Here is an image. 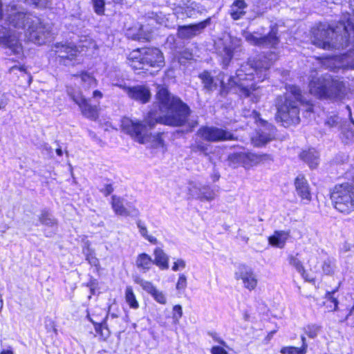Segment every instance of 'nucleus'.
<instances>
[{
    "label": "nucleus",
    "instance_id": "423d86ee",
    "mask_svg": "<svg viewBox=\"0 0 354 354\" xmlns=\"http://www.w3.org/2000/svg\"><path fill=\"white\" fill-rule=\"evenodd\" d=\"M8 20L12 26L25 29V36L29 41L42 45L50 37L48 27L42 24L38 17L24 11L14 9L9 14Z\"/></svg>",
    "mask_w": 354,
    "mask_h": 354
},
{
    "label": "nucleus",
    "instance_id": "49530a36",
    "mask_svg": "<svg viewBox=\"0 0 354 354\" xmlns=\"http://www.w3.org/2000/svg\"><path fill=\"white\" fill-rule=\"evenodd\" d=\"M208 335L217 342L225 348H229L227 343L215 332H208Z\"/></svg>",
    "mask_w": 354,
    "mask_h": 354
},
{
    "label": "nucleus",
    "instance_id": "680f3d73",
    "mask_svg": "<svg viewBox=\"0 0 354 354\" xmlns=\"http://www.w3.org/2000/svg\"><path fill=\"white\" fill-rule=\"evenodd\" d=\"M333 62V59L332 58H326L324 59L322 62V64L324 66H325L326 68H328L332 69L333 67L330 65V64Z\"/></svg>",
    "mask_w": 354,
    "mask_h": 354
},
{
    "label": "nucleus",
    "instance_id": "13d9d810",
    "mask_svg": "<svg viewBox=\"0 0 354 354\" xmlns=\"http://www.w3.org/2000/svg\"><path fill=\"white\" fill-rule=\"evenodd\" d=\"M339 118L336 115L330 117L327 121L326 122V124L329 126L330 127H335L338 123Z\"/></svg>",
    "mask_w": 354,
    "mask_h": 354
},
{
    "label": "nucleus",
    "instance_id": "4d7b16f0",
    "mask_svg": "<svg viewBox=\"0 0 354 354\" xmlns=\"http://www.w3.org/2000/svg\"><path fill=\"white\" fill-rule=\"evenodd\" d=\"M344 19H346V21L349 22L351 30H352V32L354 33V15L346 13L344 14Z\"/></svg>",
    "mask_w": 354,
    "mask_h": 354
},
{
    "label": "nucleus",
    "instance_id": "a19ab883",
    "mask_svg": "<svg viewBox=\"0 0 354 354\" xmlns=\"http://www.w3.org/2000/svg\"><path fill=\"white\" fill-rule=\"evenodd\" d=\"M280 353L281 354H306L304 349L295 346H284L281 348Z\"/></svg>",
    "mask_w": 354,
    "mask_h": 354
},
{
    "label": "nucleus",
    "instance_id": "cd10ccee",
    "mask_svg": "<svg viewBox=\"0 0 354 354\" xmlns=\"http://www.w3.org/2000/svg\"><path fill=\"white\" fill-rule=\"evenodd\" d=\"M153 264L156 265L161 270L169 268V257L160 248H156L153 251Z\"/></svg>",
    "mask_w": 354,
    "mask_h": 354
},
{
    "label": "nucleus",
    "instance_id": "37998d69",
    "mask_svg": "<svg viewBox=\"0 0 354 354\" xmlns=\"http://www.w3.org/2000/svg\"><path fill=\"white\" fill-rule=\"evenodd\" d=\"M187 277L185 274H180L176 286V290L180 292L184 291L187 288Z\"/></svg>",
    "mask_w": 354,
    "mask_h": 354
},
{
    "label": "nucleus",
    "instance_id": "4c0bfd02",
    "mask_svg": "<svg viewBox=\"0 0 354 354\" xmlns=\"http://www.w3.org/2000/svg\"><path fill=\"white\" fill-rule=\"evenodd\" d=\"M75 77H80L84 86L93 88L97 86V80L86 72L82 73L80 75H75Z\"/></svg>",
    "mask_w": 354,
    "mask_h": 354
},
{
    "label": "nucleus",
    "instance_id": "c03bdc74",
    "mask_svg": "<svg viewBox=\"0 0 354 354\" xmlns=\"http://www.w3.org/2000/svg\"><path fill=\"white\" fill-rule=\"evenodd\" d=\"M127 214L125 216L138 217L140 216V211L131 203H126Z\"/></svg>",
    "mask_w": 354,
    "mask_h": 354
},
{
    "label": "nucleus",
    "instance_id": "bb28decb",
    "mask_svg": "<svg viewBox=\"0 0 354 354\" xmlns=\"http://www.w3.org/2000/svg\"><path fill=\"white\" fill-rule=\"evenodd\" d=\"M300 158L312 169L315 168L319 162V153L314 148L303 151L300 154Z\"/></svg>",
    "mask_w": 354,
    "mask_h": 354
},
{
    "label": "nucleus",
    "instance_id": "7ed1b4c3",
    "mask_svg": "<svg viewBox=\"0 0 354 354\" xmlns=\"http://www.w3.org/2000/svg\"><path fill=\"white\" fill-rule=\"evenodd\" d=\"M351 26L344 19V14L335 25L319 23L314 26L310 31V39L315 46L324 50L340 49L348 46Z\"/></svg>",
    "mask_w": 354,
    "mask_h": 354
},
{
    "label": "nucleus",
    "instance_id": "412c9836",
    "mask_svg": "<svg viewBox=\"0 0 354 354\" xmlns=\"http://www.w3.org/2000/svg\"><path fill=\"white\" fill-rule=\"evenodd\" d=\"M134 281L140 285L145 292L149 294L156 302L160 304H166L167 297L165 294L154 286L151 282L144 280L140 277H137Z\"/></svg>",
    "mask_w": 354,
    "mask_h": 354
},
{
    "label": "nucleus",
    "instance_id": "473e14b6",
    "mask_svg": "<svg viewBox=\"0 0 354 354\" xmlns=\"http://www.w3.org/2000/svg\"><path fill=\"white\" fill-rule=\"evenodd\" d=\"M171 17L172 15H165L162 12L149 14V18L155 20L157 24L169 28L174 26L173 23L170 21Z\"/></svg>",
    "mask_w": 354,
    "mask_h": 354
},
{
    "label": "nucleus",
    "instance_id": "f3484780",
    "mask_svg": "<svg viewBox=\"0 0 354 354\" xmlns=\"http://www.w3.org/2000/svg\"><path fill=\"white\" fill-rule=\"evenodd\" d=\"M197 134L203 140L213 142L234 139L231 132L216 127H201L198 130Z\"/></svg>",
    "mask_w": 354,
    "mask_h": 354
},
{
    "label": "nucleus",
    "instance_id": "f704fd0d",
    "mask_svg": "<svg viewBox=\"0 0 354 354\" xmlns=\"http://www.w3.org/2000/svg\"><path fill=\"white\" fill-rule=\"evenodd\" d=\"M90 243L87 241L85 243V246L83 248V253L86 256V259L90 265L97 267L99 266V260L95 257L94 252L90 248Z\"/></svg>",
    "mask_w": 354,
    "mask_h": 354
},
{
    "label": "nucleus",
    "instance_id": "f03ea898",
    "mask_svg": "<svg viewBox=\"0 0 354 354\" xmlns=\"http://www.w3.org/2000/svg\"><path fill=\"white\" fill-rule=\"evenodd\" d=\"M156 99L160 112L156 111V121L159 124L180 127L187 122L191 112L189 107L179 97L171 95L165 86H157Z\"/></svg>",
    "mask_w": 354,
    "mask_h": 354
},
{
    "label": "nucleus",
    "instance_id": "052dcab7",
    "mask_svg": "<svg viewBox=\"0 0 354 354\" xmlns=\"http://www.w3.org/2000/svg\"><path fill=\"white\" fill-rule=\"evenodd\" d=\"M252 3L258 8L266 6L269 0H251Z\"/></svg>",
    "mask_w": 354,
    "mask_h": 354
},
{
    "label": "nucleus",
    "instance_id": "8fccbe9b",
    "mask_svg": "<svg viewBox=\"0 0 354 354\" xmlns=\"http://www.w3.org/2000/svg\"><path fill=\"white\" fill-rule=\"evenodd\" d=\"M335 292V290L333 292H327L326 294V298L334 304L333 310H337L338 309V301L336 298L333 297V294Z\"/></svg>",
    "mask_w": 354,
    "mask_h": 354
},
{
    "label": "nucleus",
    "instance_id": "6e6d98bb",
    "mask_svg": "<svg viewBox=\"0 0 354 354\" xmlns=\"http://www.w3.org/2000/svg\"><path fill=\"white\" fill-rule=\"evenodd\" d=\"M100 192L104 196H107L113 192V187L111 184H106L104 187L100 189Z\"/></svg>",
    "mask_w": 354,
    "mask_h": 354
},
{
    "label": "nucleus",
    "instance_id": "de8ad7c7",
    "mask_svg": "<svg viewBox=\"0 0 354 354\" xmlns=\"http://www.w3.org/2000/svg\"><path fill=\"white\" fill-rule=\"evenodd\" d=\"M186 267V262L182 259H178L171 268L174 272L183 270Z\"/></svg>",
    "mask_w": 354,
    "mask_h": 354
},
{
    "label": "nucleus",
    "instance_id": "0e129e2a",
    "mask_svg": "<svg viewBox=\"0 0 354 354\" xmlns=\"http://www.w3.org/2000/svg\"><path fill=\"white\" fill-rule=\"evenodd\" d=\"M301 339L302 345H301V346L300 348L301 349H304V351H306V353L307 352L308 344L306 343V337L302 335Z\"/></svg>",
    "mask_w": 354,
    "mask_h": 354
},
{
    "label": "nucleus",
    "instance_id": "6e6552de",
    "mask_svg": "<svg viewBox=\"0 0 354 354\" xmlns=\"http://www.w3.org/2000/svg\"><path fill=\"white\" fill-rule=\"evenodd\" d=\"M165 59L158 48H142L131 52L128 57V64L134 70H148L149 67L161 68Z\"/></svg>",
    "mask_w": 354,
    "mask_h": 354
},
{
    "label": "nucleus",
    "instance_id": "c85d7f7f",
    "mask_svg": "<svg viewBox=\"0 0 354 354\" xmlns=\"http://www.w3.org/2000/svg\"><path fill=\"white\" fill-rule=\"evenodd\" d=\"M39 223L49 227H56L57 225V220L54 217L52 213L48 209L41 210L38 216Z\"/></svg>",
    "mask_w": 354,
    "mask_h": 354
},
{
    "label": "nucleus",
    "instance_id": "aec40b11",
    "mask_svg": "<svg viewBox=\"0 0 354 354\" xmlns=\"http://www.w3.org/2000/svg\"><path fill=\"white\" fill-rule=\"evenodd\" d=\"M236 280H241L245 288L250 291L254 290L258 283L257 275L252 268L241 266L234 274Z\"/></svg>",
    "mask_w": 354,
    "mask_h": 354
},
{
    "label": "nucleus",
    "instance_id": "7c9ffc66",
    "mask_svg": "<svg viewBox=\"0 0 354 354\" xmlns=\"http://www.w3.org/2000/svg\"><path fill=\"white\" fill-rule=\"evenodd\" d=\"M136 266L143 272L149 270L151 266L153 264L152 258L146 253L140 254L136 261Z\"/></svg>",
    "mask_w": 354,
    "mask_h": 354
},
{
    "label": "nucleus",
    "instance_id": "c756f323",
    "mask_svg": "<svg viewBox=\"0 0 354 354\" xmlns=\"http://www.w3.org/2000/svg\"><path fill=\"white\" fill-rule=\"evenodd\" d=\"M111 199V206L115 214L118 216H125L127 214L126 201L123 198L115 195H113Z\"/></svg>",
    "mask_w": 354,
    "mask_h": 354
},
{
    "label": "nucleus",
    "instance_id": "09e8293b",
    "mask_svg": "<svg viewBox=\"0 0 354 354\" xmlns=\"http://www.w3.org/2000/svg\"><path fill=\"white\" fill-rule=\"evenodd\" d=\"M183 315L182 307L180 305H176L173 308V319L175 322H178Z\"/></svg>",
    "mask_w": 354,
    "mask_h": 354
},
{
    "label": "nucleus",
    "instance_id": "2f4dec72",
    "mask_svg": "<svg viewBox=\"0 0 354 354\" xmlns=\"http://www.w3.org/2000/svg\"><path fill=\"white\" fill-rule=\"evenodd\" d=\"M109 315L107 314L102 323H95L88 315V319L94 324L95 332L99 335L102 340H106L110 335V331L107 327L106 319Z\"/></svg>",
    "mask_w": 354,
    "mask_h": 354
},
{
    "label": "nucleus",
    "instance_id": "9b49d317",
    "mask_svg": "<svg viewBox=\"0 0 354 354\" xmlns=\"http://www.w3.org/2000/svg\"><path fill=\"white\" fill-rule=\"evenodd\" d=\"M228 160L230 165L234 167L242 166L246 169H249L260 163L272 161V158L266 153L258 154L243 151L230 154Z\"/></svg>",
    "mask_w": 354,
    "mask_h": 354
},
{
    "label": "nucleus",
    "instance_id": "864d4df0",
    "mask_svg": "<svg viewBox=\"0 0 354 354\" xmlns=\"http://www.w3.org/2000/svg\"><path fill=\"white\" fill-rule=\"evenodd\" d=\"M323 272L326 274H330L333 272L331 263L330 260L324 261L322 266Z\"/></svg>",
    "mask_w": 354,
    "mask_h": 354
},
{
    "label": "nucleus",
    "instance_id": "e433bc0d",
    "mask_svg": "<svg viewBox=\"0 0 354 354\" xmlns=\"http://www.w3.org/2000/svg\"><path fill=\"white\" fill-rule=\"evenodd\" d=\"M125 300L131 308L138 309L139 308V304L131 286H127L126 288Z\"/></svg>",
    "mask_w": 354,
    "mask_h": 354
},
{
    "label": "nucleus",
    "instance_id": "20e7f679",
    "mask_svg": "<svg viewBox=\"0 0 354 354\" xmlns=\"http://www.w3.org/2000/svg\"><path fill=\"white\" fill-rule=\"evenodd\" d=\"M156 111L151 110L143 120L124 118L122 120V130L134 141L158 149L164 147L163 133H152L151 131L156 124Z\"/></svg>",
    "mask_w": 354,
    "mask_h": 354
},
{
    "label": "nucleus",
    "instance_id": "ea45409f",
    "mask_svg": "<svg viewBox=\"0 0 354 354\" xmlns=\"http://www.w3.org/2000/svg\"><path fill=\"white\" fill-rule=\"evenodd\" d=\"M288 260L289 264L292 266L296 269V270L304 277L305 269L301 261L296 256L292 254L288 256Z\"/></svg>",
    "mask_w": 354,
    "mask_h": 354
},
{
    "label": "nucleus",
    "instance_id": "79ce46f5",
    "mask_svg": "<svg viewBox=\"0 0 354 354\" xmlns=\"http://www.w3.org/2000/svg\"><path fill=\"white\" fill-rule=\"evenodd\" d=\"M95 12L98 15L104 13V0H91Z\"/></svg>",
    "mask_w": 354,
    "mask_h": 354
},
{
    "label": "nucleus",
    "instance_id": "9d476101",
    "mask_svg": "<svg viewBox=\"0 0 354 354\" xmlns=\"http://www.w3.org/2000/svg\"><path fill=\"white\" fill-rule=\"evenodd\" d=\"M241 40L230 35H223L214 42L216 53L221 59L223 68L229 66L236 52L241 50Z\"/></svg>",
    "mask_w": 354,
    "mask_h": 354
},
{
    "label": "nucleus",
    "instance_id": "b1692460",
    "mask_svg": "<svg viewBox=\"0 0 354 354\" xmlns=\"http://www.w3.org/2000/svg\"><path fill=\"white\" fill-rule=\"evenodd\" d=\"M347 38L350 40L348 46L341 48L342 49L348 48V52L342 55V66L354 68V33L350 31V36L347 35Z\"/></svg>",
    "mask_w": 354,
    "mask_h": 354
},
{
    "label": "nucleus",
    "instance_id": "393cba45",
    "mask_svg": "<svg viewBox=\"0 0 354 354\" xmlns=\"http://www.w3.org/2000/svg\"><path fill=\"white\" fill-rule=\"evenodd\" d=\"M248 4L244 0H235L230 6L229 13L233 20L242 19L246 14Z\"/></svg>",
    "mask_w": 354,
    "mask_h": 354
},
{
    "label": "nucleus",
    "instance_id": "ddd939ff",
    "mask_svg": "<svg viewBox=\"0 0 354 354\" xmlns=\"http://www.w3.org/2000/svg\"><path fill=\"white\" fill-rule=\"evenodd\" d=\"M56 62L64 66L74 65L78 60L79 51L71 43H56L52 47Z\"/></svg>",
    "mask_w": 354,
    "mask_h": 354
},
{
    "label": "nucleus",
    "instance_id": "4be33fe9",
    "mask_svg": "<svg viewBox=\"0 0 354 354\" xmlns=\"http://www.w3.org/2000/svg\"><path fill=\"white\" fill-rule=\"evenodd\" d=\"M261 124L263 127L268 132L263 131V130H260L257 136L253 139V142L254 145L256 146H261L267 142H270L275 135V128L273 125L268 123L266 121L262 120Z\"/></svg>",
    "mask_w": 354,
    "mask_h": 354
},
{
    "label": "nucleus",
    "instance_id": "0eeeda50",
    "mask_svg": "<svg viewBox=\"0 0 354 354\" xmlns=\"http://www.w3.org/2000/svg\"><path fill=\"white\" fill-rule=\"evenodd\" d=\"M309 90L320 99H341L346 93L344 83L328 73L313 76L309 82Z\"/></svg>",
    "mask_w": 354,
    "mask_h": 354
},
{
    "label": "nucleus",
    "instance_id": "2eb2a0df",
    "mask_svg": "<svg viewBox=\"0 0 354 354\" xmlns=\"http://www.w3.org/2000/svg\"><path fill=\"white\" fill-rule=\"evenodd\" d=\"M278 29L273 26L270 32L264 35L258 32L247 33L245 39L252 45L263 48H275L279 43V38L277 36Z\"/></svg>",
    "mask_w": 354,
    "mask_h": 354
},
{
    "label": "nucleus",
    "instance_id": "3c124183",
    "mask_svg": "<svg viewBox=\"0 0 354 354\" xmlns=\"http://www.w3.org/2000/svg\"><path fill=\"white\" fill-rule=\"evenodd\" d=\"M335 292V290L333 292H327L326 294V298L334 304L333 310H337L338 309V301L336 298L333 297V294Z\"/></svg>",
    "mask_w": 354,
    "mask_h": 354
},
{
    "label": "nucleus",
    "instance_id": "774afa93",
    "mask_svg": "<svg viewBox=\"0 0 354 354\" xmlns=\"http://www.w3.org/2000/svg\"><path fill=\"white\" fill-rule=\"evenodd\" d=\"M183 57H185L186 59H192V54L189 52L185 50L183 53Z\"/></svg>",
    "mask_w": 354,
    "mask_h": 354
},
{
    "label": "nucleus",
    "instance_id": "a878e982",
    "mask_svg": "<svg viewBox=\"0 0 354 354\" xmlns=\"http://www.w3.org/2000/svg\"><path fill=\"white\" fill-rule=\"evenodd\" d=\"M289 237V232L283 230L274 231V234L269 236L268 242L272 246L283 248Z\"/></svg>",
    "mask_w": 354,
    "mask_h": 354
},
{
    "label": "nucleus",
    "instance_id": "f8f14e48",
    "mask_svg": "<svg viewBox=\"0 0 354 354\" xmlns=\"http://www.w3.org/2000/svg\"><path fill=\"white\" fill-rule=\"evenodd\" d=\"M0 46L8 55H15L17 59L24 57L23 46L18 34L3 26H0Z\"/></svg>",
    "mask_w": 354,
    "mask_h": 354
},
{
    "label": "nucleus",
    "instance_id": "a211bd4d",
    "mask_svg": "<svg viewBox=\"0 0 354 354\" xmlns=\"http://www.w3.org/2000/svg\"><path fill=\"white\" fill-rule=\"evenodd\" d=\"M188 194L201 201L210 202L216 198V192L209 185L191 182L188 186Z\"/></svg>",
    "mask_w": 354,
    "mask_h": 354
},
{
    "label": "nucleus",
    "instance_id": "6ab92c4d",
    "mask_svg": "<svg viewBox=\"0 0 354 354\" xmlns=\"http://www.w3.org/2000/svg\"><path fill=\"white\" fill-rule=\"evenodd\" d=\"M210 22L211 19L207 18L197 24L179 26L177 30V36L181 39H190L200 35L210 24Z\"/></svg>",
    "mask_w": 354,
    "mask_h": 354
},
{
    "label": "nucleus",
    "instance_id": "1a4fd4ad",
    "mask_svg": "<svg viewBox=\"0 0 354 354\" xmlns=\"http://www.w3.org/2000/svg\"><path fill=\"white\" fill-rule=\"evenodd\" d=\"M330 198L337 211L346 214L354 211V184L336 185L330 193Z\"/></svg>",
    "mask_w": 354,
    "mask_h": 354
},
{
    "label": "nucleus",
    "instance_id": "dca6fc26",
    "mask_svg": "<svg viewBox=\"0 0 354 354\" xmlns=\"http://www.w3.org/2000/svg\"><path fill=\"white\" fill-rule=\"evenodd\" d=\"M67 93L73 101L78 105L84 116L95 120L97 118V106L91 104L82 93L71 87L67 88Z\"/></svg>",
    "mask_w": 354,
    "mask_h": 354
},
{
    "label": "nucleus",
    "instance_id": "bf43d9fd",
    "mask_svg": "<svg viewBox=\"0 0 354 354\" xmlns=\"http://www.w3.org/2000/svg\"><path fill=\"white\" fill-rule=\"evenodd\" d=\"M89 288H90V291H91V295H95V288L97 286V282L95 279H92L91 280V281L88 283L87 285Z\"/></svg>",
    "mask_w": 354,
    "mask_h": 354
},
{
    "label": "nucleus",
    "instance_id": "338daca9",
    "mask_svg": "<svg viewBox=\"0 0 354 354\" xmlns=\"http://www.w3.org/2000/svg\"><path fill=\"white\" fill-rule=\"evenodd\" d=\"M0 354H15V353H14V351H13L12 348L10 346H9L6 349H3L0 352Z\"/></svg>",
    "mask_w": 354,
    "mask_h": 354
},
{
    "label": "nucleus",
    "instance_id": "58836bf2",
    "mask_svg": "<svg viewBox=\"0 0 354 354\" xmlns=\"http://www.w3.org/2000/svg\"><path fill=\"white\" fill-rule=\"evenodd\" d=\"M321 328L319 325L310 324L304 327V331L308 337L314 339L318 335Z\"/></svg>",
    "mask_w": 354,
    "mask_h": 354
},
{
    "label": "nucleus",
    "instance_id": "69168bd1",
    "mask_svg": "<svg viewBox=\"0 0 354 354\" xmlns=\"http://www.w3.org/2000/svg\"><path fill=\"white\" fill-rule=\"evenodd\" d=\"M103 97V94L101 91L95 90L93 93V98H102Z\"/></svg>",
    "mask_w": 354,
    "mask_h": 354
},
{
    "label": "nucleus",
    "instance_id": "a18cd8bd",
    "mask_svg": "<svg viewBox=\"0 0 354 354\" xmlns=\"http://www.w3.org/2000/svg\"><path fill=\"white\" fill-rule=\"evenodd\" d=\"M10 102V95L0 91V111H5Z\"/></svg>",
    "mask_w": 354,
    "mask_h": 354
},
{
    "label": "nucleus",
    "instance_id": "f257e3e1",
    "mask_svg": "<svg viewBox=\"0 0 354 354\" xmlns=\"http://www.w3.org/2000/svg\"><path fill=\"white\" fill-rule=\"evenodd\" d=\"M276 59L277 55L274 53L270 54L269 57L259 56L242 64L236 71V75L228 78L227 83H225V75L222 73L218 75V79L222 87L232 88L236 86L240 96L250 97L252 102H257L260 92L255 84L267 78L268 69Z\"/></svg>",
    "mask_w": 354,
    "mask_h": 354
},
{
    "label": "nucleus",
    "instance_id": "603ef678",
    "mask_svg": "<svg viewBox=\"0 0 354 354\" xmlns=\"http://www.w3.org/2000/svg\"><path fill=\"white\" fill-rule=\"evenodd\" d=\"M212 354H228L224 346H214L211 348Z\"/></svg>",
    "mask_w": 354,
    "mask_h": 354
},
{
    "label": "nucleus",
    "instance_id": "72a5a7b5",
    "mask_svg": "<svg viewBox=\"0 0 354 354\" xmlns=\"http://www.w3.org/2000/svg\"><path fill=\"white\" fill-rule=\"evenodd\" d=\"M199 78L203 84L204 88L208 91H212L216 88V83L214 82L213 77L208 71H203L199 75Z\"/></svg>",
    "mask_w": 354,
    "mask_h": 354
},
{
    "label": "nucleus",
    "instance_id": "c9c22d12",
    "mask_svg": "<svg viewBox=\"0 0 354 354\" xmlns=\"http://www.w3.org/2000/svg\"><path fill=\"white\" fill-rule=\"evenodd\" d=\"M136 225L139 230V232H140V235L144 239H145L146 240H147L149 242H150L152 244L158 243L157 239L156 237H154L153 236L149 235L148 234L147 228L145 224L141 220H138L136 221Z\"/></svg>",
    "mask_w": 354,
    "mask_h": 354
},
{
    "label": "nucleus",
    "instance_id": "5701e85b",
    "mask_svg": "<svg viewBox=\"0 0 354 354\" xmlns=\"http://www.w3.org/2000/svg\"><path fill=\"white\" fill-rule=\"evenodd\" d=\"M295 186L297 195L302 199L309 202L311 194L307 180L303 175H299L295 180Z\"/></svg>",
    "mask_w": 354,
    "mask_h": 354
},
{
    "label": "nucleus",
    "instance_id": "e2e57ef3",
    "mask_svg": "<svg viewBox=\"0 0 354 354\" xmlns=\"http://www.w3.org/2000/svg\"><path fill=\"white\" fill-rule=\"evenodd\" d=\"M353 311V310L351 308L349 310L348 313L346 314L345 316L339 315V317H340L339 322H345L346 320H347L348 319V317L351 315Z\"/></svg>",
    "mask_w": 354,
    "mask_h": 354
},
{
    "label": "nucleus",
    "instance_id": "5fc2aeb1",
    "mask_svg": "<svg viewBox=\"0 0 354 354\" xmlns=\"http://www.w3.org/2000/svg\"><path fill=\"white\" fill-rule=\"evenodd\" d=\"M196 6L195 2H191L190 6H187L184 8V13L188 17H192L193 16V12L194 10V6Z\"/></svg>",
    "mask_w": 354,
    "mask_h": 354
},
{
    "label": "nucleus",
    "instance_id": "4468645a",
    "mask_svg": "<svg viewBox=\"0 0 354 354\" xmlns=\"http://www.w3.org/2000/svg\"><path fill=\"white\" fill-rule=\"evenodd\" d=\"M113 86L121 88L129 98L141 104H147L151 98L149 87L146 84L127 85L124 82L113 83Z\"/></svg>",
    "mask_w": 354,
    "mask_h": 354
},
{
    "label": "nucleus",
    "instance_id": "39448f33",
    "mask_svg": "<svg viewBox=\"0 0 354 354\" xmlns=\"http://www.w3.org/2000/svg\"><path fill=\"white\" fill-rule=\"evenodd\" d=\"M287 93L283 96H279L276 100L277 112L276 120L286 127L297 124L300 122L299 105L306 107V111H313V106L306 100L301 89L295 85H287Z\"/></svg>",
    "mask_w": 354,
    "mask_h": 354
}]
</instances>
